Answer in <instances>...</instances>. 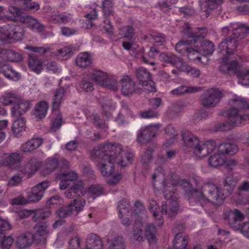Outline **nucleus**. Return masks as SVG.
<instances>
[{
  "instance_id": "nucleus-1",
  "label": "nucleus",
  "mask_w": 249,
  "mask_h": 249,
  "mask_svg": "<svg viewBox=\"0 0 249 249\" xmlns=\"http://www.w3.org/2000/svg\"><path fill=\"white\" fill-rule=\"evenodd\" d=\"M216 185L206 183L201 188L200 196L198 197V203L202 205V202H209L216 206L221 205L227 196L230 195L236 183L232 176L226 178H219L215 181Z\"/></svg>"
},
{
  "instance_id": "nucleus-2",
  "label": "nucleus",
  "mask_w": 249,
  "mask_h": 249,
  "mask_svg": "<svg viewBox=\"0 0 249 249\" xmlns=\"http://www.w3.org/2000/svg\"><path fill=\"white\" fill-rule=\"evenodd\" d=\"M122 150V145L119 143H107L94 148L93 154L95 156L102 175L104 177H110L114 171V163L121 167L127 166L126 162L119 160V153Z\"/></svg>"
},
{
  "instance_id": "nucleus-3",
  "label": "nucleus",
  "mask_w": 249,
  "mask_h": 249,
  "mask_svg": "<svg viewBox=\"0 0 249 249\" xmlns=\"http://www.w3.org/2000/svg\"><path fill=\"white\" fill-rule=\"evenodd\" d=\"M181 135L185 146L192 148L195 155L198 158H204L215 149L216 143L213 140L200 144L198 138L190 131L184 130L182 131Z\"/></svg>"
},
{
  "instance_id": "nucleus-4",
  "label": "nucleus",
  "mask_w": 249,
  "mask_h": 249,
  "mask_svg": "<svg viewBox=\"0 0 249 249\" xmlns=\"http://www.w3.org/2000/svg\"><path fill=\"white\" fill-rule=\"evenodd\" d=\"M233 107L228 110L227 122L232 126L249 123V115L241 113L242 110L249 109V102L246 98L235 97L232 99Z\"/></svg>"
},
{
  "instance_id": "nucleus-5",
  "label": "nucleus",
  "mask_w": 249,
  "mask_h": 249,
  "mask_svg": "<svg viewBox=\"0 0 249 249\" xmlns=\"http://www.w3.org/2000/svg\"><path fill=\"white\" fill-rule=\"evenodd\" d=\"M176 185V181L171 183L164 180L163 194L164 197L165 199L169 200L172 199V200L170 201L169 210L167 209V205L162 203L161 213L164 214H168L170 217L176 215L178 209V204L176 198L174 196L177 190Z\"/></svg>"
},
{
  "instance_id": "nucleus-6",
  "label": "nucleus",
  "mask_w": 249,
  "mask_h": 249,
  "mask_svg": "<svg viewBox=\"0 0 249 249\" xmlns=\"http://www.w3.org/2000/svg\"><path fill=\"white\" fill-rule=\"evenodd\" d=\"M49 185V181H43L32 188L31 192L27 196V199L19 196L14 198L12 203L15 205H24L28 202H37L42 198L45 191Z\"/></svg>"
},
{
  "instance_id": "nucleus-7",
  "label": "nucleus",
  "mask_w": 249,
  "mask_h": 249,
  "mask_svg": "<svg viewBox=\"0 0 249 249\" xmlns=\"http://www.w3.org/2000/svg\"><path fill=\"white\" fill-rule=\"evenodd\" d=\"M224 96L222 90L218 89H210L205 91L201 100L203 107L211 108L216 107Z\"/></svg>"
},
{
  "instance_id": "nucleus-8",
  "label": "nucleus",
  "mask_w": 249,
  "mask_h": 249,
  "mask_svg": "<svg viewBox=\"0 0 249 249\" xmlns=\"http://www.w3.org/2000/svg\"><path fill=\"white\" fill-rule=\"evenodd\" d=\"M190 37L193 38L194 47L197 48L201 53H203L202 56L210 55L214 51L213 43L207 40H202L204 35L199 34L193 33Z\"/></svg>"
},
{
  "instance_id": "nucleus-9",
  "label": "nucleus",
  "mask_w": 249,
  "mask_h": 249,
  "mask_svg": "<svg viewBox=\"0 0 249 249\" xmlns=\"http://www.w3.org/2000/svg\"><path fill=\"white\" fill-rule=\"evenodd\" d=\"M244 214L238 209H227L224 213V218L226 220L230 226L234 230H238L240 225L238 221H242L245 219Z\"/></svg>"
},
{
  "instance_id": "nucleus-10",
  "label": "nucleus",
  "mask_w": 249,
  "mask_h": 249,
  "mask_svg": "<svg viewBox=\"0 0 249 249\" xmlns=\"http://www.w3.org/2000/svg\"><path fill=\"white\" fill-rule=\"evenodd\" d=\"M120 82L122 93L124 96H130L133 93H140L142 90V88L136 85V82L130 76H124Z\"/></svg>"
},
{
  "instance_id": "nucleus-11",
  "label": "nucleus",
  "mask_w": 249,
  "mask_h": 249,
  "mask_svg": "<svg viewBox=\"0 0 249 249\" xmlns=\"http://www.w3.org/2000/svg\"><path fill=\"white\" fill-rule=\"evenodd\" d=\"M238 41L235 37L232 36V35L226 38L218 45L219 53L223 55L229 57L234 52L237 47Z\"/></svg>"
},
{
  "instance_id": "nucleus-12",
  "label": "nucleus",
  "mask_w": 249,
  "mask_h": 249,
  "mask_svg": "<svg viewBox=\"0 0 249 249\" xmlns=\"http://www.w3.org/2000/svg\"><path fill=\"white\" fill-rule=\"evenodd\" d=\"M176 183L179 184L184 191V195L190 203H198V197L200 196V192L192 188L190 183L188 181L182 180Z\"/></svg>"
},
{
  "instance_id": "nucleus-13",
  "label": "nucleus",
  "mask_w": 249,
  "mask_h": 249,
  "mask_svg": "<svg viewBox=\"0 0 249 249\" xmlns=\"http://www.w3.org/2000/svg\"><path fill=\"white\" fill-rule=\"evenodd\" d=\"M20 21L26 25L28 28L36 32H43L46 28V26L38 20L26 13L20 18Z\"/></svg>"
},
{
  "instance_id": "nucleus-14",
  "label": "nucleus",
  "mask_w": 249,
  "mask_h": 249,
  "mask_svg": "<svg viewBox=\"0 0 249 249\" xmlns=\"http://www.w3.org/2000/svg\"><path fill=\"white\" fill-rule=\"evenodd\" d=\"M158 128V127L155 125L141 128L137 134V141L141 143L150 142L155 136Z\"/></svg>"
},
{
  "instance_id": "nucleus-15",
  "label": "nucleus",
  "mask_w": 249,
  "mask_h": 249,
  "mask_svg": "<svg viewBox=\"0 0 249 249\" xmlns=\"http://www.w3.org/2000/svg\"><path fill=\"white\" fill-rule=\"evenodd\" d=\"M59 163H61L64 167L68 168L69 166V162L68 161L60 157L59 155L55 154L46 160L44 171L47 174L53 171L58 167Z\"/></svg>"
},
{
  "instance_id": "nucleus-16",
  "label": "nucleus",
  "mask_w": 249,
  "mask_h": 249,
  "mask_svg": "<svg viewBox=\"0 0 249 249\" xmlns=\"http://www.w3.org/2000/svg\"><path fill=\"white\" fill-rule=\"evenodd\" d=\"M0 74H2L7 79L13 81H18L20 79V73L14 69L10 65L0 60Z\"/></svg>"
},
{
  "instance_id": "nucleus-17",
  "label": "nucleus",
  "mask_w": 249,
  "mask_h": 249,
  "mask_svg": "<svg viewBox=\"0 0 249 249\" xmlns=\"http://www.w3.org/2000/svg\"><path fill=\"white\" fill-rule=\"evenodd\" d=\"M31 107L30 101L19 98V101L11 109L12 115L18 118L25 113Z\"/></svg>"
},
{
  "instance_id": "nucleus-18",
  "label": "nucleus",
  "mask_w": 249,
  "mask_h": 249,
  "mask_svg": "<svg viewBox=\"0 0 249 249\" xmlns=\"http://www.w3.org/2000/svg\"><path fill=\"white\" fill-rule=\"evenodd\" d=\"M225 56L222 58V63L219 67V71L229 75L235 74L238 70V63L236 60L228 62L227 58Z\"/></svg>"
},
{
  "instance_id": "nucleus-19",
  "label": "nucleus",
  "mask_w": 249,
  "mask_h": 249,
  "mask_svg": "<svg viewBox=\"0 0 249 249\" xmlns=\"http://www.w3.org/2000/svg\"><path fill=\"white\" fill-rule=\"evenodd\" d=\"M41 164V162L37 159H31L24 166L20 168V172L23 175H28L30 177L40 168Z\"/></svg>"
},
{
  "instance_id": "nucleus-20",
  "label": "nucleus",
  "mask_w": 249,
  "mask_h": 249,
  "mask_svg": "<svg viewBox=\"0 0 249 249\" xmlns=\"http://www.w3.org/2000/svg\"><path fill=\"white\" fill-rule=\"evenodd\" d=\"M35 235L31 232L21 234L17 237L16 245L19 249H25L35 242Z\"/></svg>"
},
{
  "instance_id": "nucleus-21",
  "label": "nucleus",
  "mask_w": 249,
  "mask_h": 249,
  "mask_svg": "<svg viewBox=\"0 0 249 249\" xmlns=\"http://www.w3.org/2000/svg\"><path fill=\"white\" fill-rule=\"evenodd\" d=\"M160 57L161 61L170 64L178 69H180L183 66V60L171 53H162Z\"/></svg>"
},
{
  "instance_id": "nucleus-22",
  "label": "nucleus",
  "mask_w": 249,
  "mask_h": 249,
  "mask_svg": "<svg viewBox=\"0 0 249 249\" xmlns=\"http://www.w3.org/2000/svg\"><path fill=\"white\" fill-rule=\"evenodd\" d=\"M86 193L84 186L82 184H75L72 185L69 189L66 191L64 195L66 197L74 199L84 196Z\"/></svg>"
},
{
  "instance_id": "nucleus-23",
  "label": "nucleus",
  "mask_w": 249,
  "mask_h": 249,
  "mask_svg": "<svg viewBox=\"0 0 249 249\" xmlns=\"http://www.w3.org/2000/svg\"><path fill=\"white\" fill-rule=\"evenodd\" d=\"M48 107L49 105L47 102L40 101L36 105L33 115L37 121L40 120L46 116Z\"/></svg>"
},
{
  "instance_id": "nucleus-24",
  "label": "nucleus",
  "mask_w": 249,
  "mask_h": 249,
  "mask_svg": "<svg viewBox=\"0 0 249 249\" xmlns=\"http://www.w3.org/2000/svg\"><path fill=\"white\" fill-rule=\"evenodd\" d=\"M66 91L63 88L57 89L52 100V110L58 111L64 99Z\"/></svg>"
},
{
  "instance_id": "nucleus-25",
  "label": "nucleus",
  "mask_w": 249,
  "mask_h": 249,
  "mask_svg": "<svg viewBox=\"0 0 249 249\" xmlns=\"http://www.w3.org/2000/svg\"><path fill=\"white\" fill-rule=\"evenodd\" d=\"M85 249H103L100 238L98 235L93 233L88 235Z\"/></svg>"
},
{
  "instance_id": "nucleus-26",
  "label": "nucleus",
  "mask_w": 249,
  "mask_h": 249,
  "mask_svg": "<svg viewBox=\"0 0 249 249\" xmlns=\"http://www.w3.org/2000/svg\"><path fill=\"white\" fill-rule=\"evenodd\" d=\"M28 65L29 68L34 72L38 74L42 70V62L35 54L32 53L28 55Z\"/></svg>"
},
{
  "instance_id": "nucleus-27",
  "label": "nucleus",
  "mask_w": 249,
  "mask_h": 249,
  "mask_svg": "<svg viewBox=\"0 0 249 249\" xmlns=\"http://www.w3.org/2000/svg\"><path fill=\"white\" fill-rule=\"evenodd\" d=\"M193 33H191L189 34V39L180 41L176 44L175 49L177 52L182 54L187 53L192 45H194L193 38L190 37L191 35Z\"/></svg>"
},
{
  "instance_id": "nucleus-28",
  "label": "nucleus",
  "mask_w": 249,
  "mask_h": 249,
  "mask_svg": "<svg viewBox=\"0 0 249 249\" xmlns=\"http://www.w3.org/2000/svg\"><path fill=\"white\" fill-rule=\"evenodd\" d=\"M10 26V43L12 40L20 41L24 35V31L23 28L18 25L9 24Z\"/></svg>"
},
{
  "instance_id": "nucleus-29",
  "label": "nucleus",
  "mask_w": 249,
  "mask_h": 249,
  "mask_svg": "<svg viewBox=\"0 0 249 249\" xmlns=\"http://www.w3.org/2000/svg\"><path fill=\"white\" fill-rule=\"evenodd\" d=\"M0 55L3 59L8 61L18 62L22 59V56L19 53L12 50H3Z\"/></svg>"
},
{
  "instance_id": "nucleus-30",
  "label": "nucleus",
  "mask_w": 249,
  "mask_h": 249,
  "mask_svg": "<svg viewBox=\"0 0 249 249\" xmlns=\"http://www.w3.org/2000/svg\"><path fill=\"white\" fill-rule=\"evenodd\" d=\"M218 151L221 153L227 154L230 155H234L238 151V148L236 145L231 143H221L219 145Z\"/></svg>"
},
{
  "instance_id": "nucleus-31",
  "label": "nucleus",
  "mask_w": 249,
  "mask_h": 249,
  "mask_svg": "<svg viewBox=\"0 0 249 249\" xmlns=\"http://www.w3.org/2000/svg\"><path fill=\"white\" fill-rule=\"evenodd\" d=\"M92 63L89 54L87 52L79 53L76 59L77 65L81 68H86L90 65Z\"/></svg>"
},
{
  "instance_id": "nucleus-32",
  "label": "nucleus",
  "mask_w": 249,
  "mask_h": 249,
  "mask_svg": "<svg viewBox=\"0 0 249 249\" xmlns=\"http://www.w3.org/2000/svg\"><path fill=\"white\" fill-rule=\"evenodd\" d=\"M136 77L139 81V85L146 84L151 79L150 73L146 69L141 68L137 70L136 72Z\"/></svg>"
},
{
  "instance_id": "nucleus-33",
  "label": "nucleus",
  "mask_w": 249,
  "mask_h": 249,
  "mask_svg": "<svg viewBox=\"0 0 249 249\" xmlns=\"http://www.w3.org/2000/svg\"><path fill=\"white\" fill-rule=\"evenodd\" d=\"M208 161L210 166L213 167H217L224 164L225 162V157L223 154L218 151V153L212 156L209 159Z\"/></svg>"
},
{
  "instance_id": "nucleus-34",
  "label": "nucleus",
  "mask_w": 249,
  "mask_h": 249,
  "mask_svg": "<svg viewBox=\"0 0 249 249\" xmlns=\"http://www.w3.org/2000/svg\"><path fill=\"white\" fill-rule=\"evenodd\" d=\"M10 43V26L9 24L0 26V45Z\"/></svg>"
},
{
  "instance_id": "nucleus-35",
  "label": "nucleus",
  "mask_w": 249,
  "mask_h": 249,
  "mask_svg": "<svg viewBox=\"0 0 249 249\" xmlns=\"http://www.w3.org/2000/svg\"><path fill=\"white\" fill-rule=\"evenodd\" d=\"M249 33V26L245 25H241L232 30V36H233L237 40L242 39L245 38Z\"/></svg>"
},
{
  "instance_id": "nucleus-36",
  "label": "nucleus",
  "mask_w": 249,
  "mask_h": 249,
  "mask_svg": "<svg viewBox=\"0 0 249 249\" xmlns=\"http://www.w3.org/2000/svg\"><path fill=\"white\" fill-rule=\"evenodd\" d=\"M201 90L200 87H188L184 86H179L171 91L173 95H180L186 93H194Z\"/></svg>"
},
{
  "instance_id": "nucleus-37",
  "label": "nucleus",
  "mask_w": 249,
  "mask_h": 249,
  "mask_svg": "<svg viewBox=\"0 0 249 249\" xmlns=\"http://www.w3.org/2000/svg\"><path fill=\"white\" fill-rule=\"evenodd\" d=\"M145 236L149 242H155L157 239V230L152 224H148L145 228Z\"/></svg>"
},
{
  "instance_id": "nucleus-38",
  "label": "nucleus",
  "mask_w": 249,
  "mask_h": 249,
  "mask_svg": "<svg viewBox=\"0 0 249 249\" xmlns=\"http://www.w3.org/2000/svg\"><path fill=\"white\" fill-rule=\"evenodd\" d=\"M25 120L24 118H19L14 121L12 128L16 137L20 135V133L24 130Z\"/></svg>"
},
{
  "instance_id": "nucleus-39",
  "label": "nucleus",
  "mask_w": 249,
  "mask_h": 249,
  "mask_svg": "<svg viewBox=\"0 0 249 249\" xmlns=\"http://www.w3.org/2000/svg\"><path fill=\"white\" fill-rule=\"evenodd\" d=\"M33 220L36 222H39L49 217L51 214V212L48 209H39L34 211Z\"/></svg>"
},
{
  "instance_id": "nucleus-40",
  "label": "nucleus",
  "mask_w": 249,
  "mask_h": 249,
  "mask_svg": "<svg viewBox=\"0 0 249 249\" xmlns=\"http://www.w3.org/2000/svg\"><path fill=\"white\" fill-rule=\"evenodd\" d=\"M196 48V49H195L192 46L186 53V55L190 60L194 61L203 62L202 59L203 58L206 59V56L201 55L200 51L197 48Z\"/></svg>"
},
{
  "instance_id": "nucleus-41",
  "label": "nucleus",
  "mask_w": 249,
  "mask_h": 249,
  "mask_svg": "<svg viewBox=\"0 0 249 249\" xmlns=\"http://www.w3.org/2000/svg\"><path fill=\"white\" fill-rule=\"evenodd\" d=\"M174 247L175 249H185L188 244V241L182 233L176 234L174 240Z\"/></svg>"
},
{
  "instance_id": "nucleus-42",
  "label": "nucleus",
  "mask_w": 249,
  "mask_h": 249,
  "mask_svg": "<svg viewBox=\"0 0 249 249\" xmlns=\"http://www.w3.org/2000/svg\"><path fill=\"white\" fill-rule=\"evenodd\" d=\"M20 97L17 94L11 92L5 93L2 96V103L4 105L16 104Z\"/></svg>"
},
{
  "instance_id": "nucleus-43",
  "label": "nucleus",
  "mask_w": 249,
  "mask_h": 249,
  "mask_svg": "<svg viewBox=\"0 0 249 249\" xmlns=\"http://www.w3.org/2000/svg\"><path fill=\"white\" fill-rule=\"evenodd\" d=\"M92 77L95 82L101 86H103L106 80H107L108 75L106 73L97 70L93 72Z\"/></svg>"
},
{
  "instance_id": "nucleus-44",
  "label": "nucleus",
  "mask_w": 249,
  "mask_h": 249,
  "mask_svg": "<svg viewBox=\"0 0 249 249\" xmlns=\"http://www.w3.org/2000/svg\"><path fill=\"white\" fill-rule=\"evenodd\" d=\"M85 204V200L80 197L75 198L73 202L69 205H71V211L73 213L76 212L78 213L83 210Z\"/></svg>"
},
{
  "instance_id": "nucleus-45",
  "label": "nucleus",
  "mask_w": 249,
  "mask_h": 249,
  "mask_svg": "<svg viewBox=\"0 0 249 249\" xmlns=\"http://www.w3.org/2000/svg\"><path fill=\"white\" fill-rule=\"evenodd\" d=\"M35 231V237L37 236L41 237L46 236L49 232L48 225L45 222L38 223L34 226Z\"/></svg>"
},
{
  "instance_id": "nucleus-46",
  "label": "nucleus",
  "mask_w": 249,
  "mask_h": 249,
  "mask_svg": "<svg viewBox=\"0 0 249 249\" xmlns=\"http://www.w3.org/2000/svg\"><path fill=\"white\" fill-rule=\"evenodd\" d=\"M235 75L242 85L245 86L249 85V70H238V69Z\"/></svg>"
},
{
  "instance_id": "nucleus-47",
  "label": "nucleus",
  "mask_w": 249,
  "mask_h": 249,
  "mask_svg": "<svg viewBox=\"0 0 249 249\" xmlns=\"http://www.w3.org/2000/svg\"><path fill=\"white\" fill-rule=\"evenodd\" d=\"M88 192L94 198L104 194L105 189L104 187L99 184L91 185L88 191Z\"/></svg>"
},
{
  "instance_id": "nucleus-48",
  "label": "nucleus",
  "mask_w": 249,
  "mask_h": 249,
  "mask_svg": "<svg viewBox=\"0 0 249 249\" xmlns=\"http://www.w3.org/2000/svg\"><path fill=\"white\" fill-rule=\"evenodd\" d=\"M141 223L136 222L133 227V233L132 239L138 242H142L144 240V237L142 236V231L141 229Z\"/></svg>"
},
{
  "instance_id": "nucleus-49",
  "label": "nucleus",
  "mask_w": 249,
  "mask_h": 249,
  "mask_svg": "<svg viewBox=\"0 0 249 249\" xmlns=\"http://www.w3.org/2000/svg\"><path fill=\"white\" fill-rule=\"evenodd\" d=\"M102 11L104 18H107L113 9L112 0H104L102 2Z\"/></svg>"
},
{
  "instance_id": "nucleus-50",
  "label": "nucleus",
  "mask_w": 249,
  "mask_h": 249,
  "mask_svg": "<svg viewBox=\"0 0 249 249\" xmlns=\"http://www.w3.org/2000/svg\"><path fill=\"white\" fill-rule=\"evenodd\" d=\"M109 249H125V243L121 236H116L112 240Z\"/></svg>"
},
{
  "instance_id": "nucleus-51",
  "label": "nucleus",
  "mask_w": 249,
  "mask_h": 249,
  "mask_svg": "<svg viewBox=\"0 0 249 249\" xmlns=\"http://www.w3.org/2000/svg\"><path fill=\"white\" fill-rule=\"evenodd\" d=\"M62 124V116L60 113L56 115V117L52 119V124L50 130L52 132H55L58 130Z\"/></svg>"
},
{
  "instance_id": "nucleus-52",
  "label": "nucleus",
  "mask_w": 249,
  "mask_h": 249,
  "mask_svg": "<svg viewBox=\"0 0 249 249\" xmlns=\"http://www.w3.org/2000/svg\"><path fill=\"white\" fill-rule=\"evenodd\" d=\"M149 209L152 213L155 219H159L161 221V216L159 214V207L156 201L151 200L149 203Z\"/></svg>"
},
{
  "instance_id": "nucleus-53",
  "label": "nucleus",
  "mask_w": 249,
  "mask_h": 249,
  "mask_svg": "<svg viewBox=\"0 0 249 249\" xmlns=\"http://www.w3.org/2000/svg\"><path fill=\"white\" fill-rule=\"evenodd\" d=\"M73 212L71 211V205L60 208L56 211L57 215L61 219L69 216Z\"/></svg>"
},
{
  "instance_id": "nucleus-54",
  "label": "nucleus",
  "mask_w": 249,
  "mask_h": 249,
  "mask_svg": "<svg viewBox=\"0 0 249 249\" xmlns=\"http://www.w3.org/2000/svg\"><path fill=\"white\" fill-rule=\"evenodd\" d=\"M129 202L127 199L123 198L119 202L117 210L119 212V216L122 217L123 213L129 209Z\"/></svg>"
},
{
  "instance_id": "nucleus-55",
  "label": "nucleus",
  "mask_w": 249,
  "mask_h": 249,
  "mask_svg": "<svg viewBox=\"0 0 249 249\" xmlns=\"http://www.w3.org/2000/svg\"><path fill=\"white\" fill-rule=\"evenodd\" d=\"M123 147L122 146V150L119 153V157H120L119 160H124L127 163V165L131 163L134 157L133 153L131 150H128L124 152V156H123Z\"/></svg>"
},
{
  "instance_id": "nucleus-56",
  "label": "nucleus",
  "mask_w": 249,
  "mask_h": 249,
  "mask_svg": "<svg viewBox=\"0 0 249 249\" xmlns=\"http://www.w3.org/2000/svg\"><path fill=\"white\" fill-rule=\"evenodd\" d=\"M155 43L158 46H161L165 42V36L160 33H152L150 35Z\"/></svg>"
},
{
  "instance_id": "nucleus-57",
  "label": "nucleus",
  "mask_w": 249,
  "mask_h": 249,
  "mask_svg": "<svg viewBox=\"0 0 249 249\" xmlns=\"http://www.w3.org/2000/svg\"><path fill=\"white\" fill-rule=\"evenodd\" d=\"M25 49L34 53H37L40 55H43L50 51V49L49 47L45 48L43 47H34L30 45L26 46Z\"/></svg>"
},
{
  "instance_id": "nucleus-58",
  "label": "nucleus",
  "mask_w": 249,
  "mask_h": 249,
  "mask_svg": "<svg viewBox=\"0 0 249 249\" xmlns=\"http://www.w3.org/2000/svg\"><path fill=\"white\" fill-rule=\"evenodd\" d=\"M120 34L124 35V37L131 39L134 34V29L131 26H125L120 29Z\"/></svg>"
},
{
  "instance_id": "nucleus-59",
  "label": "nucleus",
  "mask_w": 249,
  "mask_h": 249,
  "mask_svg": "<svg viewBox=\"0 0 249 249\" xmlns=\"http://www.w3.org/2000/svg\"><path fill=\"white\" fill-rule=\"evenodd\" d=\"M58 55L63 57V59H67L73 55L72 49L70 47H65L58 50Z\"/></svg>"
},
{
  "instance_id": "nucleus-60",
  "label": "nucleus",
  "mask_w": 249,
  "mask_h": 249,
  "mask_svg": "<svg viewBox=\"0 0 249 249\" xmlns=\"http://www.w3.org/2000/svg\"><path fill=\"white\" fill-rule=\"evenodd\" d=\"M8 11L13 15L14 18H16L19 21H20V18L23 16V14H25L22 12L21 9L13 6H9Z\"/></svg>"
},
{
  "instance_id": "nucleus-61",
  "label": "nucleus",
  "mask_w": 249,
  "mask_h": 249,
  "mask_svg": "<svg viewBox=\"0 0 249 249\" xmlns=\"http://www.w3.org/2000/svg\"><path fill=\"white\" fill-rule=\"evenodd\" d=\"M7 164L12 165L19 162L21 159V156L18 153H13L7 157Z\"/></svg>"
},
{
  "instance_id": "nucleus-62",
  "label": "nucleus",
  "mask_w": 249,
  "mask_h": 249,
  "mask_svg": "<svg viewBox=\"0 0 249 249\" xmlns=\"http://www.w3.org/2000/svg\"><path fill=\"white\" fill-rule=\"evenodd\" d=\"M24 175H23L21 173H18L15 175L9 180L8 183V185L10 186H14L18 185L21 182L22 179Z\"/></svg>"
},
{
  "instance_id": "nucleus-63",
  "label": "nucleus",
  "mask_w": 249,
  "mask_h": 249,
  "mask_svg": "<svg viewBox=\"0 0 249 249\" xmlns=\"http://www.w3.org/2000/svg\"><path fill=\"white\" fill-rule=\"evenodd\" d=\"M177 2V0H165L158 3L159 8L165 11L171 9V6Z\"/></svg>"
},
{
  "instance_id": "nucleus-64",
  "label": "nucleus",
  "mask_w": 249,
  "mask_h": 249,
  "mask_svg": "<svg viewBox=\"0 0 249 249\" xmlns=\"http://www.w3.org/2000/svg\"><path fill=\"white\" fill-rule=\"evenodd\" d=\"M103 86L105 87L107 89L112 90L113 91H116L118 88V83L116 80L110 79H109L108 77Z\"/></svg>"
}]
</instances>
